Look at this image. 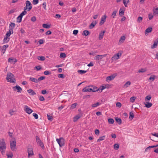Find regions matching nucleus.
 <instances>
[{"mask_svg": "<svg viewBox=\"0 0 158 158\" xmlns=\"http://www.w3.org/2000/svg\"><path fill=\"white\" fill-rule=\"evenodd\" d=\"M6 79L8 82L10 83H15L16 80L15 78V76L14 75L11 73H7Z\"/></svg>", "mask_w": 158, "mask_h": 158, "instance_id": "f257e3e1", "label": "nucleus"}, {"mask_svg": "<svg viewBox=\"0 0 158 158\" xmlns=\"http://www.w3.org/2000/svg\"><path fill=\"white\" fill-rule=\"evenodd\" d=\"M25 6L24 7L23 10H27V11H30L32 8V4L28 0H27L25 2Z\"/></svg>", "mask_w": 158, "mask_h": 158, "instance_id": "f03ea898", "label": "nucleus"}, {"mask_svg": "<svg viewBox=\"0 0 158 158\" xmlns=\"http://www.w3.org/2000/svg\"><path fill=\"white\" fill-rule=\"evenodd\" d=\"M27 150L28 157L34 155L33 148L32 146H28L27 148Z\"/></svg>", "mask_w": 158, "mask_h": 158, "instance_id": "7ed1b4c3", "label": "nucleus"}, {"mask_svg": "<svg viewBox=\"0 0 158 158\" xmlns=\"http://www.w3.org/2000/svg\"><path fill=\"white\" fill-rule=\"evenodd\" d=\"M56 141L60 147H62L64 144V140L63 138H60L59 139H57Z\"/></svg>", "mask_w": 158, "mask_h": 158, "instance_id": "20e7f679", "label": "nucleus"}, {"mask_svg": "<svg viewBox=\"0 0 158 158\" xmlns=\"http://www.w3.org/2000/svg\"><path fill=\"white\" fill-rule=\"evenodd\" d=\"M6 148V144L3 139L0 140V149H4Z\"/></svg>", "mask_w": 158, "mask_h": 158, "instance_id": "39448f33", "label": "nucleus"}, {"mask_svg": "<svg viewBox=\"0 0 158 158\" xmlns=\"http://www.w3.org/2000/svg\"><path fill=\"white\" fill-rule=\"evenodd\" d=\"M106 54H104L102 55H98L96 56H95L94 57V60H95L96 61H98L99 60H102L103 57H105L106 56Z\"/></svg>", "mask_w": 158, "mask_h": 158, "instance_id": "423d86ee", "label": "nucleus"}, {"mask_svg": "<svg viewBox=\"0 0 158 158\" xmlns=\"http://www.w3.org/2000/svg\"><path fill=\"white\" fill-rule=\"evenodd\" d=\"M16 146V142L15 140L10 142V147L11 149L14 151L15 150Z\"/></svg>", "mask_w": 158, "mask_h": 158, "instance_id": "0eeeda50", "label": "nucleus"}, {"mask_svg": "<svg viewBox=\"0 0 158 158\" xmlns=\"http://www.w3.org/2000/svg\"><path fill=\"white\" fill-rule=\"evenodd\" d=\"M24 110L26 113L29 114H31L33 112L32 110L27 105L24 106Z\"/></svg>", "mask_w": 158, "mask_h": 158, "instance_id": "6e6552de", "label": "nucleus"}, {"mask_svg": "<svg viewBox=\"0 0 158 158\" xmlns=\"http://www.w3.org/2000/svg\"><path fill=\"white\" fill-rule=\"evenodd\" d=\"M116 76V74H114L107 77L106 79V81L109 82V81L113 80Z\"/></svg>", "mask_w": 158, "mask_h": 158, "instance_id": "1a4fd4ad", "label": "nucleus"}, {"mask_svg": "<svg viewBox=\"0 0 158 158\" xmlns=\"http://www.w3.org/2000/svg\"><path fill=\"white\" fill-rule=\"evenodd\" d=\"M36 141L38 144H39L40 146L42 148L44 147V145L43 142L40 140L38 136L36 137Z\"/></svg>", "mask_w": 158, "mask_h": 158, "instance_id": "9d476101", "label": "nucleus"}, {"mask_svg": "<svg viewBox=\"0 0 158 158\" xmlns=\"http://www.w3.org/2000/svg\"><path fill=\"white\" fill-rule=\"evenodd\" d=\"M92 90H93V88H89V86L85 87L82 90V91L84 92H91L93 91Z\"/></svg>", "mask_w": 158, "mask_h": 158, "instance_id": "9b49d317", "label": "nucleus"}, {"mask_svg": "<svg viewBox=\"0 0 158 158\" xmlns=\"http://www.w3.org/2000/svg\"><path fill=\"white\" fill-rule=\"evenodd\" d=\"M106 15H103L101 18V21L99 23L100 26L102 25L104 22L106 21Z\"/></svg>", "mask_w": 158, "mask_h": 158, "instance_id": "f8f14e48", "label": "nucleus"}, {"mask_svg": "<svg viewBox=\"0 0 158 158\" xmlns=\"http://www.w3.org/2000/svg\"><path fill=\"white\" fill-rule=\"evenodd\" d=\"M13 88L14 90H16L17 89L18 92H20L22 91V89L18 85H16Z\"/></svg>", "mask_w": 158, "mask_h": 158, "instance_id": "ddd939ff", "label": "nucleus"}, {"mask_svg": "<svg viewBox=\"0 0 158 158\" xmlns=\"http://www.w3.org/2000/svg\"><path fill=\"white\" fill-rule=\"evenodd\" d=\"M97 22L96 21H93L90 24L89 26V28L90 29H92L97 24Z\"/></svg>", "mask_w": 158, "mask_h": 158, "instance_id": "4468645a", "label": "nucleus"}, {"mask_svg": "<svg viewBox=\"0 0 158 158\" xmlns=\"http://www.w3.org/2000/svg\"><path fill=\"white\" fill-rule=\"evenodd\" d=\"M28 93L31 95H34L36 94L34 91L31 89H29L27 90Z\"/></svg>", "mask_w": 158, "mask_h": 158, "instance_id": "2eb2a0df", "label": "nucleus"}, {"mask_svg": "<svg viewBox=\"0 0 158 158\" xmlns=\"http://www.w3.org/2000/svg\"><path fill=\"white\" fill-rule=\"evenodd\" d=\"M152 27H148L145 30V33L146 35H148V33L151 32L152 30Z\"/></svg>", "mask_w": 158, "mask_h": 158, "instance_id": "dca6fc26", "label": "nucleus"}, {"mask_svg": "<svg viewBox=\"0 0 158 158\" xmlns=\"http://www.w3.org/2000/svg\"><path fill=\"white\" fill-rule=\"evenodd\" d=\"M13 30L12 29H9V31H8L6 33V36L9 37L10 35L11 34H13Z\"/></svg>", "mask_w": 158, "mask_h": 158, "instance_id": "f3484780", "label": "nucleus"}, {"mask_svg": "<svg viewBox=\"0 0 158 158\" xmlns=\"http://www.w3.org/2000/svg\"><path fill=\"white\" fill-rule=\"evenodd\" d=\"M13 30L12 29H9V31H8L6 33V36L9 37L10 35L11 34H13Z\"/></svg>", "mask_w": 158, "mask_h": 158, "instance_id": "a211bd4d", "label": "nucleus"}, {"mask_svg": "<svg viewBox=\"0 0 158 158\" xmlns=\"http://www.w3.org/2000/svg\"><path fill=\"white\" fill-rule=\"evenodd\" d=\"M105 31H103L101 32L99 34V40H101L103 38V36H104V33H105Z\"/></svg>", "mask_w": 158, "mask_h": 158, "instance_id": "6ab92c4d", "label": "nucleus"}, {"mask_svg": "<svg viewBox=\"0 0 158 158\" xmlns=\"http://www.w3.org/2000/svg\"><path fill=\"white\" fill-rule=\"evenodd\" d=\"M81 117L80 114H78L73 117V121L74 122H76Z\"/></svg>", "mask_w": 158, "mask_h": 158, "instance_id": "aec40b11", "label": "nucleus"}, {"mask_svg": "<svg viewBox=\"0 0 158 158\" xmlns=\"http://www.w3.org/2000/svg\"><path fill=\"white\" fill-rule=\"evenodd\" d=\"M126 37L124 36H122L119 40V43L121 44L123 43L125 40Z\"/></svg>", "mask_w": 158, "mask_h": 158, "instance_id": "412c9836", "label": "nucleus"}, {"mask_svg": "<svg viewBox=\"0 0 158 158\" xmlns=\"http://www.w3.org/2000/svg\"><path fill=\"white\" fill-rule=\"evenodd\" d=\"M145 107L147 108H150L152 106V104L151 103L149 102H146L144 103Z\"/></svg>", "mask_w": 158, "mask_h": 158, "instance_id": "4be33fe9", "label": "nucleus"}, {"mask_svg": "<svg viewBox=\"0 0 158 158\" xmlns=\"http://www.w3.org/2000/svg\"><path fill=\"white\" fill-rule=\"evenodd\" d=\"M158 42L157 41H154L153 45H151V48L152 49H154L157 47V46Z\"/></svg>", "mask_w": 158, "mask_h": 158, "instance_id": "5701e85b", "label": "nucleus"}, {"mask_svg": "<svg viewBox=\"0 0 158 158\" xmlns=\"http://www.w3.org/2000/svg\"><path fill=\"white\" fill-rule=\"evenodd\" d=\"M26 10H24V11H23L19 15V17H20L21 19H22L23 16L27 14Z\"/></svg>", "mask_w": 158, "mask_h": 158, "instance_id": "b1692460", "label": "nucleus"}, {"mask_svg": "<svg viewBox=\"0 0 158 158\" xmlns=\"http://www.w3.org/2000/svg\"><path fill=\"white\" fill-rule=\"evenodd\" d=\"M29 80H30V81L32 82H34L35 83H38L37 79L35 78H34V77H30L29 78Z\"/></svg>", "mask_w": 158, "mask_h": 158, "instance_id": "393cba45", "label": "nucleus"}, {"mask_svg": "<svg viewBox=\"0 0 158 158\" xmlns=\"http://www.w3.org/2000/svg\"><path fill=\"white\" fill-rule=\"evenodd\" d=\"M8 46L9 45L8 44L4 45L2 46V51L3 52V51H4V52H3V54H4L5 53V52L6 51V49L8 47Z\"/></svg>", "mask_w": 158, "mask_h": 158, "instance_id": "a878e982", "label": "nucleus"}, {"mask_svg": "<svg viewBox=\"0 0 158 158\" xmlns=\"http://www.w3.org/2000/svg\"><path fill=\"white\" fill-rule=\"evenodd\" d=\"M15 24L13 23H11L9 25V29H12L15 27Z\"/></svg>", "mask_w": 158, "mask_h": 158, "instance_id": "bb28decb", "label": "nucleus"}, {"mask_svg": "<svg viewBox=\"0 0 158 158\" xmlns=\"http://www.w3.org/2000/svg\"><path fill=\"white\" fill-rule=\"evenodd\" d=\"M10 40V37L6 36H6L3 39V41L4 43H8Z\"/></svg>", "mask_w": 158, "mask_h": 158, "instance_id": "cd10ccee", "label": "nucleus"}, {"mask_svg": "<svg viewBox=\"0 0 158 158\" xmlns=\"http://www.w3.org/2000/svg\"><path fill=\"white\" fill-rule=\"evenodd\" d=\"M115 121L118 123L119 124H120L122 122L121 119L120 118L116 117L115 118Z\"/></svg>", "mask_w": 158, "mask_h": 158, "instance_id": "c85d7f7f", "label": "nucleus"}, {"mask_svg": "<svg viewBox=\"0 0 158 158\" xmlns=\"http://www.w3.org/2000/svg\"><path fill=\"white\" fill-rule=\"evenodd\" d=\"M105 135L99 137V138L97 140V142H100L102 140H104L105 139Z\"/></svg>", "mask_w": 158, "mask_h": 158, "instance_id": "c756f323", "label": "nucleus"}, {"mask_svg": "<svg viewBox=\"0 0 158 158\" xmlns=\"http://www.w3.org/2000/svg\"><path fill=\"white\" fill-rule=\"evenodd\" d=\"M123 3L125 7H127L128 3L129 2V0H123Z\"/></svg>", "mask_w": 158, "mask_h": 158, "instance_id": "7c9ffc66", "label": "nucleus"}, {"mask_svg": "<svg viewBox=\"0 0 158 158\" xmlns=\"http://www.w3.org/2000/svg\"><path fill=\"white\" fill-rule=\"evenodd\" d=\"M37 59L40 60L41 61H44V60L45 58L44 56H37Z\"/></svg>", "mask_w": 158, "mask_h": 158, "instance_id": "2f4dec72", "label": "nucleus"}, {"mask_svg": "<svg viewBox=\"0 0 158 158\" xmlns=\"http://www.w3.org/2000/svg\"><path fill=\"white\" fill-rule=\"evenodd\" d=\"M89 34V32L87 30H84L83 32L82 35L86 36Z\"/></svg>", "mask_w": 158, "mask_h": 158, "instance_id": "473e14b6", "label": "nucleus"}, {"mask_svg": "<svg viewBox=\"0 0 158 158\" xmlns=\"http://www.w3.org/2000/svg\"><path fill=\"white\" fill-rule=\"evenodd\" d=\"M106 85L101 86L100 88H99V92H102V90L106 88Z\"/></svg>", "mask_w": 158, "mask_h": 158, "instance_id": "72a5a7b5", "label": "nucleus"}, {"mask_svg": "<svg viewBox=\"0 0 158 158\" xmlns=\"http://www.w3.org/2000/svg\"><path fill=\"white\" fill-rule=\"evenodd\" d=\"M87 71L83 70H79L77 71V72L81 74H82L85 73Z\"/></svg>", "mask_w": 158, "mask_h": 158, "instance_id": "f704fd0d", "label": "nucleus"}, {"mask_svg": "<svg viewBox=\"0 0 158 158\" xmlns=\"http://www.w3.org/2000/svg\"><path fill=\"white\" fill-rule=\"evenodd\" d=\"M119 58H118L116 55L115 54L111 59V60L112 61H113L115 60H116L118 59Z\"/></svg>", "mask_w": 158, "mask_h": 158, "instance_id": "c9c22d12", "label": "nucleus"}, {"mask_svg": "<svg viewBox=\"0 0 158 158\" xmlns=\"http://www.w3.org/2000/svg\"><path fill=\"white\" fill-rule=\"evenodd\" d=\"M100 105V103L99 102H97L96 103L93 104L92 105L93 107H96Z\"/></svg>", "mask_w": 158, "mask_h": 158, "instance_id": "e433bc0d", "label": "nucleus"}, {"mask_svg": "<svg viewBox=\"0 0 158 158\" xmlns=\"http://www.w3.org/2000/svg\"><path fill=\"white\" fill-rule=\"evenodd\" d=\"M131 85V82L129 81H127L124 85V88H126Z\"/></svg>", "mask_w": 158, "mask_h": 158, "instance_id": "4c0bfd02", "label": "nucleus"}, {"mask_svg": "<svg viewBox=\"0 0 158 158\" xmlns=\"http://www.w3.org/2000/svg\"><path fill=\"white\" fill-rule=\"evenodd\" d=\"M42 26L44 28L48 29L50 28V25H48L47 24H43Z\"/></svg>", "mask_w": 158, "mask_h": 158, "instance_id": "58836bf2", "label": "nucleus"}, {"mask_svg": "<svg viewBox=\"0 0 158 158\" xmlns=\"http://www.w3.org/2000/svg\"><path fill=\"white\" fill-rule=\"evenodd\" d=\"M134 117V114L133 113L131 112L130 113V116L129 118L131 120Z\"/></svg>", "mask_w": 158, "mask_h": 158, "instance_id": "ea45409f", "label": "nucleus"}, {"mask_svg": "<svg viewBox=\"0 0 158 158\" xmlns=\"http://www.w3.org/2000/svg\"><path fill=\"white\" fill-rule=\"evenodd\" d=\"M108 122L111 124H113L114 122V120L113 119L110 118L108 119Z\"/></svg>", "mask_w": 158, "mask_h": 158, "instance_id": "a19ab883", "label": "nucleus"}, {"mask_svg": "<svg viewBox=\"0 0 158 158\" xmlns=\"http://www.w3.org/2000/svg\"><path fill=\"white\" fill-rule=\"evenodd\" d=\"M8 61L9 62H11L13 61L15 63L17 62V60L16 59H13L10 58H9L8 59Z\"/></svg>", "mask_w": 158, "mask_h": 158, "instance_id": "79ce46f5", "label": "nucleus"}, {"mask_svg": "<svg viewBox=\"0 0 158 158\" xmlns=\"http://www.w3.org/2000/svg\"><path fill=\"white\" fill-rule=\"evenodd\" d=\"M60 57L61 58H63L66 57V54L64 53H61Z\"/></svg>", "mask_w": 158, "mask_h": 158, "instance_id": "37998d69", "label": "nucleus"}, {"mask_svg": "<svg viewBox=\"0 0 158 158\" xmlns=\"http://www.w3.org/2000/svg\"><path fill=\"white\" fill-rule=\"evenodd\" d=\"M151 98V96L150 95H148L146 96L145 98V101H149Z\"/></svg>", "mask_w": 158, "mask_h": 158, "instance_id": "c03bdc74", "label": "nucleus"}, {"mask_svg": "<svg viewBox=\"0 0 158 158\" xmlns=\"http://www.w3.org/2000/svg\"><path fill=\"white\" fill-rule=\"evenodd\" d=\"M143 17L141 16H139L138 17L137 19V22L138 23H140L142 21Z\"/></svg>", "mask_w": 158, "mask_h": 158, "instance_id": "a18cd8bd", "label": "nucleus"}, {"mask_svg": "<svg viewBox=\"0 0 158 158\" xmlns=\"http://www.w3.org/2000/svg\"><path fill=\"white\" fill-rule=\"evenodd\" d=\"M119 147V145L118 144L116 143L114 145V148L115 150H117Z\"/></svg>", "mask_w": 158, "mask_h": 158, "instance_id": "49530a36", "label": "nucleus"}, {"mask_svg": "<svg viewBox=\"0 0 158 158\" xmlns=\"http://www.w3.org/2000/svg\"><path fill=\"white\" fill-rule=\"evenodd\" d=\"M92 88H93V90H92L93 91H92V92H95L96 91H99V89H97V87H96L95 88L93 86H92Z\"/></svg>", "mask_w": 158, "mask_h": 158, "instance_id": "de8ad7c7", "label": "nucleus"}, {"mask_svg": "<svg viewBox=\"0 0 158 158\" xmlns=\"http://www.w3.org/2000/svg\"><path fill=\"white\" fill-rule=\"evenodd\" d=\"M45 77L44 76H41L40 77L38 78V79H37L38 82H39V81H41L45 79Z\"/></svg>", "mask_w": 158, "mask_h": 158, "instance_id": "09e8293b", "label": "nucleus"}, {"mask_svg": "<svg viewBox=\"0 0 158 158\" xmlns=\"http://www.w3.org/2000/svg\"><path fill=\"white\" fill-rule=\"evenodd\" d=\"M136 99V98L135 97H132L130 98V100L131 102H133Z\"/></svg>", "mask_w": 158, "mask_h": 158, "instance_id": "8fccbe9b", "label": "nucleus"}, {"mask_svg": "<svg viewBox=\"0 0 158 158\" xmlns=\"http://www.w3.org/2000/svg\"><path fill=\"white\" fill-rule=\"evenodd\" d=\"M154 14L155 15H158V8H156L153 10Z\"/></svg>", "mask_w": 158, "mask_h": 158, "instance_id": "3c124183", "label": "nucleus"}, {"mask_svg": "<svg viewBox=\"0 0 158 158\" xmlns=\"http://www.w3.org/2000/svg\"><path fill=\"white\" fill-rule=\"evenodd\" d=\"M117 11L116 10L114 11L111 15V16L113 18L115 17L116 15Z\"/></svg>", "mask_w": 158, "mask_h": 158, "instance_id": "603ef678", "label": "nucleus"}, {"mask_svg": "<svg viewBox=\"0 0 158 158\" xmlns=\"http://www.w3.org/2000/svg\"><path fill=\"white\" fill-rule=\"evenodd\" d=\"M47 117L48 120L50 121H52L53 119V118L52 116H50L49 115L47 114Z\"/></svg>", "mask_w": 158, "mask_h": 158, "instance_id": "864d4df0", "label": "nucleus"}, {"mask_svg": "<svg viewBox=\"0 0 158 158\" xmlns=\"http://www.w3.org/2000/svg\"><path fill=\"white\" fill-rule=\"evenodd\" d=\"M155 76H151L149 77V80L151 81H153L155 80Z\"/></svg>", "mask_w": 158, "mask_h": 158, "instance_id": "5fc2aeb1", "label": "nucleus"}, {"mask_svg": "<svg viewBox=\"0 0 158 158\" xmlns=\"http://www.w3.org/2000/svg\"><path fill=\"white\" fill-rule=\"evenodd\" d=\"M77 105V103H76L72 104L71 105V108L73 109L75 108Z\"/></svg>", "mask_w": 158, "mask_h": 158, "instance_id": "6e6d98bb", "label": "nucleus"}, {"mask_svg": "<svg viewBox=\"0 0 158 158\" xmlns=\"http://www.w3.org/2000/svg\"><path fill=\"white\" fill-rule=\"evenodd\" d=\"M146 71L145 69H141L139 70L138 72L139 73H144Z\"/></svg>", "mask_w": 158, "mask_h": 158, "instance_id": "4d7b16f0", "label": "nucleus"}, {"mask_svg": "<svg viewBox=\"0 0 158 158\" xmlns=\"http://www.w3.org/2000/svg\"><path fill=\"white\" fill-rule=\"evenodd\" d=\"M39 99L40 101H43L44 100V97L41 95L39 96Z\"/></svg>", "mask_w": 158, "mask_h": 158, "instance_id": "13d9d810", "label": "nucleus"}, {"mask_svg": "<svg viewBox=\"0 0 158 158\" xmlns=\"http://www.w3.org/2000/svg\"><path fill=\"white\" fill-rule=\"evenodd\" d=\"M6 156H7L8 158H12L13 157V153L11 152L10 154H6Z\"/></svg>", "mask_w": 158, "mask_h": 158, "instance_id": "bf43d9fd", "label": "nucleus"}, {"mask_svg": "<svg viewBox=\"0 0 158 158\" xmlns=\"http://www.w3.org/2000/svg\"><path fill=\"white\" fill-rule=\"evenodd\" d=\"M15 111H13L12 110H9V114L11 115H12L14 114V113Z\"/></svg>", "mask_w": 158, "mask_h": 158, "instance_id": "052dcab7", "label": "nucleus"}, {"mask_svg": "<svg viewBox=\"0 0 158 158\" xmlns=\"http://www.w3.org/2000/svg\"><path fill=\"white\" fill-rule=\"evenodd\" d=\"M33 116L34 117L35 119H37L38 118V115L37 114L35 113H33L32 114Z\"/></svg>", "mask_w": 158, "mask_h": 158, "instance_id": "680f3d73", "label": "nucleus"}, {"mask_svg": "<svg viewBox=\"0 0 158 158\" xmlns=\"http://www.w3.org/2000/svg\"><path fill=\"white\" fill-rule=\"evenodd\" d=\"M95 133L96 135H98L99 134L100 131L99 130L97 129H95Z\"/></svg>", "mask_w": 158, "mask_h": 158, "instance_id": "e2e57ef3", "label": "nucleus"}, {"mask_svg": "<svg viewBox=\"0 0 158 158\" xmlns=\"http://www.w3.org/2000/svg\"><path fill=\"white\" fill-rule=\"evenodd\" d=\"M39 0H33V4L34 5H36L38 4L39 2Z\"/></svg>", "mask_w": 158, "mask_h": 158, "instance_id": "0e129e2a", "label": "nucleus"}, {"mask_svg": "<svg viewBox=\"0 0 158 158\" xmlns=\"http://www.w3.org/2000/svg\"><path fill=\"white\" fill-rule=\"evenodd\" d=\"M22 19H21L20 17H19V16L17 18V21L18 23H20L22 21Z\"/></svg>", "mask_w": 158, "mask_h": 158, "instance_id": "69168bd1", "label": "nucleus"}, {"mask_svg": "<svg viewBox=\"0 0 158 158\" xmlns=\"http://www.w3.org/2000/svg\"><path fill=\"white\" fill-rule=\"evenodd\" d=\"M58 77L60 78H64V75L63 74H59L58 75Z\"/></svg>", "mask_w": 158, "mask_h": 158, "instance_id": "338daca9", "label": "nucleus"}, {"mask_svg": "<svg viewBox=\"0 0 158 158\" xmlns=\"http://www.w3.org/2000/svg\"><path fill=\"white\" fill-rule=\"evenodd\" d=\"M151 134L154 136L158 137V133H151Z\"/></svg>", "mask_w": 158, "mask_h": 158, "instance_id": "774afa93", "label": "nucleus"}]
</instances>
